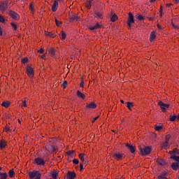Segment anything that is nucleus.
Returning <instances> with one entry per match:
<instances>
[{
	"mask_svg": "<svg viewBox=\"0 0 179 179\" xmlns=\"http://www.w3.org/2000/svg\"><path fill=\"white\" fill-rule=\"evenodd\" d=\"M28 177L29 179H41V173L39 171L34 170L29 172Z\"/></svg>",
	"mask_w": 179,
	"mask_h": 179,
	"instance_id": "1",
	"label": "nucleus"
},
{
	"mask_svg": "<svg viewBox=\"0 0 179 179\" xmlns=\"http://www.w3.org/2000/svg\"><path fill=\"white\" fill-rule=\"evenodd\" d=\"M139 150L141 155L143 156H147L148 155H150V152L152 149L150 147H146L145 145L139 146Z\"/></svg>",
	"mask_w": 179,
	"mask_h": 179,
	"instance_id": "2",
	"label": "nucleus"
},
{
	"mask_svg": "<svg viewBox=\"0 0 179 179\" xmlns=\"http://www.w3.org/2000/svg\"><path fill=\"white\" fill-rule=\"evenodd\" d=\"M112 157L115 160L120 162V160H124V159H125V154L120 152H116L112 155Z\"/></svg>",
	"mask_w": 179,
	"mask_h": 179,
	"instance_id": "3",
	"label": "nucleus"
},
{
	"mask_svg": "<svg viewBox=\"0 0 179 179\" xmlns=\"http://www.w3.org/2000/svg\"><path fill=\"white\" fill-rule=\"evenodd\" d=\"M129 17L127 19V26H128V29L129 30H131V27H132V24H134L135 23V18L134 17V15L132 14V13H129Z\"/></svg>",
	"mask_w": 179,
	"mask_h": 179,
	"instance_id": "4",
	"label": "nucleus"
},
{
	"mask_svg": "<svg viewBox=\"0 0 179 179\" xmlns=\"http://www.w3.org/2000/svg\"><path fill=\"white\" fill-rule=\"evenodd\" d=\"M26 73L29 78L31 79L34 78V70L31 66H27L26 67Z\"/></svg>",
	"mask_w": 179,
	"mask_h": 179,
	"instance_id": "5",
	"label": "nucleus"
},
{
	"mask_svg": "<svg viewBox=\"0 0 179 179\" xmlns=\"http://www.w3.org/2000/svg\"><path fill=\"white\" fill-rule=\"evenodd\" d=\"M158 106H159L160 108L162 109V113H166L167 108H169L170 107L169 104L164 103L162 101H159L158 102Z\"/></svg>",
	"mask_w": 179,
	"mask_h": 179,
	"instance_id": "6",
	"label": "nucleus"
},
{
	"mask_svg": "<svg viewBox=\"0 0 179 179\" xmlns=\"http://www.w3.org/2000/svg\"><path fill=\"white\" fill-rule=\"evenodd\" d=\"M8 15L13 20H19L20 19V15L13 10H10Z\"/></svg>",
	"mask_w": 179,
	"mask_h": 179,
	"instance_id": "7",
	"label": "nucleus"
},
{
	"mask_svg": "<svg viewBox=\"0 0 179 179\" xmlns=\"http://www.w3.org/2000/svg\"><path fill=\"white\" fill-rule=\"evenodd\" d=\"M34 163L36 166H45V161L41 157H37L34 159Z\"/></svg>",
	"mask_w": 179,
	"mask_h": 179,
	"instance_id": "8",
	"label": "nucleus"
},
{
	"mask_svg": "<svg viewBox=\"0 0 179 179\" xmlns=\"http://www.w3.org/2000/svg\"><path fill=\"white\" fill-rule=\"evenodd\" d=\"M69 19L71 22H79L80 20V17L77 14L70 15Z\"/></svg>",
	"mask_w": 179,
	"mask_h": 179,
	"instance_id": "9",
	"label": "nucleus"
},
{
	"mask_svg": "<svg viewBox=\"0 0 179 179\" xmlns=\"http://www.w3.org/2000/svg\"><path fill=\"white\" fill-rule=\"evenodd\" d=\"M62 0H54L53 5L52 6V11L57 12V9H58V2H62Z\"/></svg>",
	"mask_w": 179,
	"mask_h": 179,
	"instance_id": "10",
	"label": "nucleus"
},
{
	"mask_svg": "<svg viewBox=\"0 0 179 179\" xmlns=\"http://www.w3.org/2000/svg\"><path fill=\"white\" fill-rule=\"evenodd\" d=\"M6 148H8V141H6L5 139H1L0 141V149L2 150Z\"/></svg>",
	"mask_w": 179,
	"mask_h": 179,
	"instance_id": "11",
	"label": "nucleus"
},
{
	"mask_svg": "<svg viewBox=\"0 0 179 179\" xmlns=\"http://www.w3.org/2000/svg\"><path fill=\"white\" fill-rule=\"evenodd\" d=\"M66 177L68 179H75L76 178V173L72 171H68L66 173Z\"/></svg>",
	"mask_w": 179,
	"mask_h": 179,
	"instance_id": "12",
	"label": "nucleus"
},
{
	"mask_svg": "<svg viewBox=\"0 0 179 179\" xmlns=\"http://www.w3.org/2000/svg\"><path fill=\"white\" fill-rule=\"evenodd\" d=\"M2 171V167H0V171ZM8 178V173L5 171L0 172V179H6Z\"/></svg>",
	"mask_w": 179,
	"mask_h": 179,
	"instance_id": "13",
	"label": "nucleus"
},
{
	"mask_svg": "<svg viewBox=\"0 0 179 179\" xmlns=\"http://www.w3.org/2000/svg\"><path fill=\"white\" fill-rule=\"evenodd\" d=\"M156 162L159 166H166V161L162 158H157Z\"/></svg>",
	"mask_w": 179,
	"mask_h": 179,
	"instance_id": "14",
	"label": "nucleus"
},
{
	"mask_svg": "<svg viewBox=\"0 0 179 179\" xmlns=\"http://www.w3.org/2000/svg\"><path fill=\"white\" fill-rule=\"evenodd\" d=\"M85 107L87 108H96L97 105L94 102H91L90 103H87Z\"/></svg>",
	"mask_w": 179,
	"mask_h": 179,
	"instance_id": "15",
	"label": "nucleus"
},
{
	"mask_svg": "<svg viewBox=\"0 0 179 179\" xmlns=\"http://www.w3.org/2000/svg\"><path fill=\"white\" fill-rule=\"evenodd\" d=\"M171 167L173 170H175L177 171V170L179 169V163L178 162H173L171 165Z\"/></svg>",
	"mask_w": 179,
	"mask_h": 179,
	"instance_id": "16",
	"label": "nucleus"
},
{
	"mask_svg": "<svg viewBox=\"0 0 179 179\" xmlns=\"http://www.w3.org/2000/svg\"><path fill=\"white\" fill-rule=\"evenodd\" d=\"M79 159L81 160V163H84V164H86V162H85V157H86V154L85 153H80L78 155Z\"/></svg>",
	"mask_w": 179,
	"mask_h": 179,
	"instance_id": "17",
	"label": "nucleus"
},
{
	"mask_svg": "<svg viewBox=\"0 0 179 179\" xmlns=\"http://www.w3.org/2000/svg\"><path fill=\"white\" fill-rule=\"evenodd\" d=\"M155 129L157 132H160V131L163 129V125H162V124H157L155 125Z\"/></svg>",
	"mask_w": 179,
	"mask_h": 179,
	"instance_id": "18",
	"label": "nucleus"
},
{
	"mask_svg": "<svg viewBox=\"0 0 179 179\" xmlns=\"http://www.w3.org/2000/svg\"><path fill=\"white\" fill-rule=\"evenodd\" d=\"M8 8V4L6 3L1 2L0 3V9L1 10H6Z\"/></svg>",
	"mask_w": 179,
	"mask_h": 179,
	"instance_id": "19",
	"label": "nucleus"
},
{
	"mask_svg": "<svg viewBox=\"0 0 179 179\" xmlns=\"http://www.w3.org/2000/svg\"><path fill=\"white\" fill-rule=\"evenodd\" d=\"M59 173V171L57 170V169H55L52 171V177L53 179H56L57 178V176H58Z\"/></svg>",
	"mask_w": 179,
	"mask_h": 179,
	"instance_id": "20",
	"label": "nucleus"
},
{
	"mask_svg": "<svg viewBox=\"0 0 179 179\" xmlns=\"http://www.w3.org/2000/svg\"><path fill=\"white\" fill-rule=\"evenodd\" d=\"M77 96L78 97H80V99H83V100H85L86 99V95L80 92L79 90L77 91Z\"/></svg>",
	"mask_w": 179,
	"mask_h": 179,
	"instance_id": "21",
	"label": "nucleus"
},
{
	"mask_svg": "<svg viewBox=\"0 0 179 179\" xmlns=\"http://www.w3.org/2000/svg\"><path fill=\"white\" fill-rule=\"evenodd\" d=\"M100 27H101V25H100V24H99L98 22L94 25V26H91L90 27V30H97V29H100Z\"/></svg>",
	"mask_w": 179,
	"mask_h": 179,
	"instance_id": "22",
	"label": "nucleus"
},
{
	"mask_svg": "<svg viewBox=\"0 0 179 179\" xmlns=\"http://www.w3.org/2000/svg\"><path fill=\"white\" fill-rule=\"evenodd\" d=\"M126 147L129 149L131 153H135V148L134 147V145L131 144H127Z\"/></svg>",
	"mask_w": 179,
	"mask_h": 179,
	"instance_id": "23",
	"label": "nucleus"
},
{
	"mask_svg": "<svg viewBox=\"0 0 179 179\" xmlns=\"http://www.w3.org/2000/svg\"><path fill=\"white\" fill-rule=\"evenodd\" d=\"M162 149H169L170 148V145L169 144V141L163 142L162 144Z\"/></svg>",
	"mask_w": 179,
	"mask_h": 179,
	"instance_id": "24",
	"label": "nucleus"
},
{
	"mask_svg": "<svg viewBox=\"0 0 179 179\" xmlns=\"http://www.w3.org/2000/svg\"><path fill=\"white\" fill-rule=\"evenodd\" d=\"M156 38V32L152 31L150 34V41H153Z\"/></svg>",
	"mask_w": 179,
	"mask_h": 179,
	"instance_id": "25",
	"label": "nucleus"
},
{
	"mask_svg": "<svg viewBox=\"0 0 179 179\" xmlns=\"http://www.w3.org/2000/svg\"><path fill=\"white\" fill-rule=\"evenodd\" d=\"M48 53L52 55V57H54V55H55V49L54 48H50L48 50Z\"/></svg>",
	"mask_w": 179,
	"mask_h": 179,
	"instance_id": "26",
	"label": "nucleus"
},
{
	"mask_svg": "<svg viewBox=\"0 0 179 179\" xmlns=\"http://www.w3.org/2000/svg\"><path fill=\"white\" fill-rule=\"evenodd\" d=\"M8 176L10 178H13V177H15V170L13 169H10L8 171Z\"/></svg>",
	"mask_w": 179,
	"mask_h": 179,
	"instance_id": "27",
	"label": "nucleus"
},
{
	"mask_svg": "<svg viewBox=\"0 0 179 179\" xmlns=\"http://www.w3.org/2000/svg\"><path fill=\"white\" fill-rule=\"evenodd\" d=\"M10 24L13 28V30H14V31H17V24L12 22L10 23Z\"/></svg>",
	"mask_w": 179,
	"mask_h": 179,
	"instance_id": "28",
	"label": "nucleus"
},
{
	"mask_svg": "<svg viewBox=\"0 0 179 179\" xmlns=\"http://www.w3.org/2000/svg\"><path fill=\"white\" fill-rule=\"evenodd\" d=\"M1 106L3 107H5V108H8V107L10 106V102H9V101H3V103H1Z\"/></svg>",
	"mask_w": 179,
	"mask_h": 179,
	"instance_id": "29",
	"label": "nucleus"
},
{
	"mask_svg": "<svg viewBox=\"0 0 179 179\" xmlns=\"http://www.w3.org/2000/svg\"><path fill=\"white\" fill-rule=\"evenodd\" d=\"M94 17H98L99 19H103V14L99 12H96L94 13Z\"/></svg>",
	"mask_w": 179,
	"mask_h": 179,
	"instance_id": "30",
	"label": "nucleus"
},
{
	"mask_svg": "<svg viewBox=\"0 0 179 179\" xmlns=\"http://www.w3.org/2000/svg\"><path fill=\"white\" fill-rule=\"evenodd\" d=\"M170 159H172V160H174L175 162H177V163H179V156L172 155L171 156Z\"/></svg>",
	"mask_w": 179,
	"mask_h": 179,
	"instance_id": "31",
	"label": "nucleus"
},
{
	"mask_svg": "<svg viewBox=\"0 0 179 179\" xmlns=\"http://www.w3.org/2000/svg\"><path fill=\"white\" fill-rule=\"evenodd\" d=\"M117 20H118V16H117V15L114 14L111 18H110V22H117Z\"/></svg>",
	"mask_w": 179,
	"mask_h": 179,
	"instance_id": "32",
	"label": "nucleus"
},
{
	"mask_svg": "<svg viewBox=\"0 0 179 179\" xmlns=\"http://www.w3.org/2000/svg\"><path fill=\"white\" fill-rule=\"evenodd\" d=\"M65 38H66V33L64 31H61V39L65 40Z\"/></svg>",
	"mask_w": 179,
	"mask_h": 179,
	"instance_id": "33",
	"label": "nucleus"
},
{
	"mask_svg": "<svg viewBox=\"0 0 179 179\" xmlns=\"http://www.w3.org/2000/svg\"><path fill=\"white\" fill-rule=\"evenodd\" d=\"M48 152H55L57 150V148L54 145H50L49 149H48Z\"/></svg>",
	"mask_w": 179,
	"mask_h": 179,
	"instance_id": "34",
	"label": "nucleus"
},
{
	"mask_svg": "<svg viewBox=\"0 0 179 179\" xmlns=\"http://www.w3.org/2000/svg\"><path fill=\"white\" fill-rule=\"evenodd\" d=\"M127 108L129 110H131V108H132V107H134V103L132 102H127Z\"/></svg>",
	"mask_w": 179,
	"mask_h": 179,
	"instance_id": "35",
	"label": "nucleus"
},
{
	"mask_svg": "<svg viewBox=\"0 0 179 179\" xmlns=\"http://www.w3.org/2000/svg\"><path fill=\"white\" fill-rule=\"evenodd\" d=\"M136 19H138V20H145V18L143 17V16H142V15H139L137 14L136 15Z\"/></svg>",
	"mask_w": 179,
	"mask_h": 179,
	"instance_id": "36",
	"label": "nucleus"
},
{
	"mask_svg": "<svg viewBox=\"0 0 179 179\" xmlns=\"http://www.w3.org/2000/svg\"><path fill=\"white\" fill-rule=\"evenodd\" d=\"M85 6L87 9H90V8H92V1H87L85 3Z\"/></svg>",
	"mask_w": 179,
	"mask_h": 179,
	"instance_id": "37",
	"label": "nucleus"
},
{
	"mask_svg": "<svg viewBox=\"0 0 179 179\" xmlns=\"http://www.w3.org/2000/svg\"><path fill=\"white\" fill-rule=\"evenodd\" d=\"M28 62H29V58H27V57H24L21 60V63H22V64H27Z\"/></svg>",
	"mask_w": 179,
	"mask_h": 179,
	"instance_id": "38",
	"label": "nucleus"
},
{
	"mask_svg": "<svg viewBox=\"0 0 179 179\" xmlns=\"http://www.w3.org/2000/svg\"><path fill=\"white\" fill-rule=\"evenodd\" d=\"M21 107H27V101H26V99L22 101Z\"/></svg>",
	"mask_w": 179,
	"mask_h": 179,
	"instance_id": "39",
	"label": "nucleus"
},
{
	"mask_svg": "<svg viewBox=\"0 0 179 179\" xmlns=\"http://www.w3.org/2000/svg\"><path fill=\"white\" fill-rule=\"evenodd\" d=\"M169 117H170V121H171L172 122L173 121H176V120L177 119V116L176 115H170Z\"/></svg>",
	"mask_w": 179,
	"mask_h": 179,
	"instance_id": "40",
	"label": "nucleus"
},
{
	"mask_svg": "<svg viewBox=\"0 0 179 179\" xmlns=\"http://www.w3.org/2000/svg\"><path fill=\"white\" fill-rule=\"evenodd\" d=\"M173 155H175V156H176V155H179V150L177 148H173Z\"/></svg>",
	"mask_w": 179,
	"mask_h": 179,
	"instance_id": "41",
	"label": "nucleus"
},
{
	"mask_svg": "<svg viewBox=\"0 0 179 179\" xmlns=\"http://www.w3.org/2000/svg\"><path fill=\"white\" fill-rule=\"evenodd\" d=\"M5 18L3 17V16L0 15V23H3V24H5Z\"/></svg>",
	"mask_w": 179,
	"mask_h": 179,
	"instance_id": "42",
	"label": "nucleus"
},
{
	"mask_svg": "<svg viewBox=\"0 0 179 179\" xmlns=\"http://www.w3.org/2000/svg\"><path fill=\"white\" fill-rule=\"evenodd\" d=\"M170 138H171V136H170V134H167L165 137V142H170Z\"/></svg>",
	"mask_w": 179,
	"mask_h": 179,
	"instance_id": "43",
	"label": "nucleus"
},
{
	"mask_svg": "<svg viewBox=\"0 0 179 179\" xmlns=\"http://www.w3.org/2000/svg\"><path fill=\"white\" fill-rule=\"evenodd\" d=\"M62 86L63 87L64 89H66V87L68 86V81H64Z\"/></svg>",
	"mask_w": 179,
	"mask_h": 179,
	"instance_id": "44",
	"label": "nucleus"
},
{
	"mask_svg": "<svg viewBox=\"0 0 179 179\" xmlns=\"http://www.w3.org/2000/svg\"><path fill=\"white\" fill-rule=\"evenodd\" d=\"M46 36H49V37H52L54 38L55 37V35H54V34L51 33V32H46Z\"/></svg>",
	"mask_w": 179,
	"mask_h": 179,
	"instance_id": "45",
	"label": "nucleus"
},
{
	"mask_svg": "<svg viewBox=\"0 0 179 179\" xmlns=\"http://www.w3.org/2000/svg\"><path fill=\"white\" fill-rule=\"evenodd\" d=\"M10 131V129L9 128V126L6 125L5 128L3 129L4 132H9Z\"/></svg>",
	"mask_w": 179,
	"mask_h": 179,
	"instance_id": "46",
	"label": "nucleus"
},
{
	"mask_svg": "<svg viewBox=\"0 0 179 179\" xmlns=\"http://www.w3.org/2000/svg\"><path fill=\"white\" fill-rule=\"evenodd\" d=\"M159 16L160 17H163V6H160V10H159Z\"/></svg>",
	"mask_w": 179,
	"mask_h": 179,
	"instance_id": "47",
	"label": "nucleus"
},
{
	"mask_svg": "<svg viewBox=\"0 0 179 179\" xmlns=\"http://www.w3.org/2000/svg\"><path fill=\"white\" fill-rule=\"evenodd\" d=\"M55 23H56V26H59L60 24H62V22L59 21L57 19H55Z\"/></svg>",
	"mask_w": 179,
	"mask_h": 179,
	"instance_id": "48",
	"label": "nucleus"
},
{
	"mask_svg": "<svg viewBox=\"0 0 179 179\" xmlns=\"http://www.w3.org/2000/svg\"><path fill=\"white\" fill-rule=\"evenodd\" d=\"M73 164H79V159H73Z\"/></svg>",
	"mask_w": 179,
	"mask_h": 179,
	"instance_id": "49",
	"label": "nucleus"
},
{
	"mask_svg": "<svg viewBox=\"0 0 179 179\" xmlns=\"http://www.w3.org/2000/svg\"><path fill=\"white\" fill-rule=\"evenodd\" d=\"M38 52L39 54H44V49L41 48L40 50H38Z\"/></svg>",
	"mask_w": 179,
	"mask_h": 179,
	"instance_id": "50",
	"label": "nucleus"
},
{
	"mask_svg": "<svg viewBox=\"0 0 179 179\" xmlns=\"http://www.w3.org/2000/svg\"><path fill=\"white\" fill-rule=\"evenodd\" d=\"M80 86L81 87H83L85 86V81H83V80H81V82H80Z\"/></svg>",
	"mask_w": 179,
	"mask_h": 179,
	"instance_id": "51",
	"label": "nucleus"
},
{
	"mask_svg": "<svg viewBox=\"0 0 179 179\" xmlns=\"http://www.w3.org/2000/svg\"><path fill=\"white\" fill-rule=\"evenodd\" d=\"M67 155H69V156H72V155H73V151H69V152H67Z\"/></svg>",
	"mask_w": 179,
	"mask_h": 179,
	"instance_id": "52",
	"label": "nucleus"
},
{
	"mask_svg": "<svg viewBox=\"0 0 179 179\" xmlns=\"http://www.w3.org/2000/svg\"><path fill=\"white\" fill-rule=\"evenodd\" d=\"M29 9H30V10H34L33 3H31L29 4Z\"/></svg>",
	"mask_w": 179,
	"mask_h": 179,
	"instance_id": "53",
	"label": "nucleus"
},
{
	"mask_svg": "<svg viewBox=\"0 0 179 179\" xmlns=\"http://www.w3.org/2000/svg\"><path fill=\"white\" fill-rule=\"evenodd\" d=\"M83 164L84 163H80V171H82V170H83Z\"/></svg>",
	"mask_w": 179,
	"mask_h": 179,
	"instance_id": "54",
	"label": "nucleus"
},
{
	"mask_svg": "<svg viewBox=\"0 0 179 179\" xmlns=\"http://www.w3.org/2000/svg\"><path fill=\"white\" fill-rule=\"evenodd\" d=\"M147 19H148V20H150V22H153V20H155V18H153L152 17H147Z\"/></svg>",
	"mask_w": 179,
	"mask_h": 179,
	"instance_id": "55",
	"label": "nucleus"
},
{
	"mask_svg": "<svg viewBox=\"0 0 179 179\" xmlns=\"http://www.w3.org/2000/svg\"><path fill=\"white\" fill-rule=\"evenodd\" d=\"M99 119V116L94 117L92 120V123H94L96 121H97V120Z\"/></svg>",
	"mask_w": 179,
	"mask_h": 179,
	"instance_id": "56",
	"label": "nucleus"
},
{
	"mask_svg": "<svg viewBox=\"0 0 179 179\" xmlns=\"http://www.w3.org/2000/svg\"><path fill=\"white\" fill-rule=\"evenodd\" d=\"M169 155H171V156H176V155H174V152H173V150H171V151H169Z\"/></svg>",
	"mask_w": 179,
	"mask_h": 179,
	"instance_id": "57",
	"label": "nucleus"
},
{
	"mask_svg": "<svg viewBox=\"0 0 179 179\" xmlns=\"http://www.w3.org/2000/svg\"><path fill=\"white\" fill-rule=\"evenodd\" d=\"M40 57H41V58L42 59H45V58H46L45 54H44V55H41V56H40Z\"/></svg>",
	"mask_w": 179,
	"mask_h": 179,
	"instance_id": "58",
	"label": "nucleus"
},
{
	"mask_svg": "<svg viewBox=\"0 0 179 179\" xmlns=\"http://www.w3.org/2000/svg\"><path fill=\"white\" fill-rule=\"evenodd\" d=\"M0 36H3L2 27L0 25Z\"/></svg>",
	"mask_w": 179,
	"mask_h": 179,
	"instance_id": "59",
	"label": "nucleus"
},
{
	"mask_svg": "<svg viewBox=\"0 0 179 179\" xmlns=\"http://www.w3.org/2000/svg\"><path fill=\"white\" fill-rule=\"evenodd\" d=\"M157 29H159V30H162V25L161 24H157Z\"/></svg>",
	"mask_w": 179,
	"mask_h": 179,
	"instance_id": "60",
	"label": "nucleus"
},
{
	"mask_svg": "<svg viewBox=\"0 0 179 179\" xmlns=\"http://www.w3.org/2000/svg\"><path fill=\"white\" fill-rule=\"evenodd\" d=\"M172 26H173V27H174V29H178V26H177L174 24H172Z\"/></svg>",
	"mask_w": 179,
	"mask_h": 179,
	"instance_id": "61",
	"label": "nucleus"
},
{
	"mask_svg": "<svg viewBox=\"0 0 179 179\" xmlns=\"http://www.w3.org/2000/svg\"><path fill=\"white\" fill-rule=\"evenodd\" d=\"M6 118L10 119V116L9 115H6Z\"/></svg>",
	"mask_w": 179,
	"mask_h": 179,
	"instance_id": "62",
	"label": "nucleus"
},
{
	"mask_svg": "<svg viewBox=\"0 0 179 179\" xmlns=\"http://www.w3.org/2000/svg\"><path fill=\"white\" fill-rule=\"evenodd\" d=\"M150 2L152 3L153 2H156V0H150Z\"/></svg>",
	"mask_w": 179,
	"mask_h": 179,
	"instance_id": "63",
	"label": "nucleus"
},
{
	"mask_svg": "<svg viewBox=\"0 0 179 179\" xmlns=\"http://www.w3.org/2000/svg\"><path fill=\"white\" fill-rule=\"evenodd\" d=\"M176 3H179V0H174Z\"/></svg>",
	"mask_w": 179,
	"mask_h": 179,
	"instance_id": "64",
	"label": "nucleus"
}]
</instances>
